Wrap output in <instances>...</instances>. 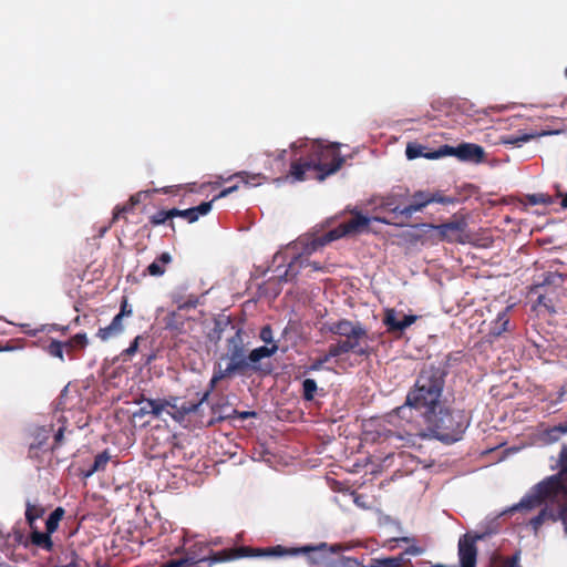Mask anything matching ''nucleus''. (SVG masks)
<instances>
[{"mask_svg":"<svg viewBox=\"0 0 567 567\" xmlns=\"http://www.w3.org/2000/svg\"><path fill=\"white\" fill-rule=\"evenodd\" d=\"M446 371L433 364L424 365L417 374L414 385L409 390L405 403L389 414V422L402 427L404 435H420L422 429L413 420V413L424 416L442 404Z\"/></svg>","mask_w":567,"mask_h":567,"instance_id":"f257e3e1","label":"nucleus"},{"mask_svg":"<svg viewBox=\"0 0 567 567\" xmlns=\"http://www.w3.org/2000/svg\"><path fill=\"white\" fill-rule=\"evenodd\" d=\"M292 150H300L301 156L290 165V175L296 181L308 178L307 173L313 172V177L323 181L326 177L337 173L344 164L340 154L339 143L324 144L322 141H297L291 144Z\"/></svg>","mask_w":567,"mask_h":567,"instance_id":"f03ea898","label":"nucleus"},{"mask_svg":"<svg viewBox=\"0 0 567 567\" xmlns=\"http://www.w3.org/2000/svg\"><path fill=\"white\" fill-rule=\"evenodd\" d=\"M324 328L328 332L339 336L342 339L336 343H331L323 355L315 359L312 363L307 367L306 373L320 371L332 358H338L349 352L365 359L377 352V349L369 343L375 340L374 334H369L365 327L359 321L340 319L334 322L326 323Z\"/></svg>","mask_w":567,"mask_h":567,"instance_id":"7ed1b4c3","label":"nucleus"},{"mask_svg":"<svg viewBox=\"0 0 567 567\" xmlns=\"http://www.w3.org/2000/svg\"><path fill=\"white\" fill-rule=\"evenodd\" d=\"M560 470L533 486L529 492L515 505L512 511H532L538 508L548 497H563L565 504L560 517H567V446L559 453ZM559 517V514H558Z\"/></svg>","mask_w":567,"mask_h":567,"instance_id":"20e7f679","label":"nucleus"},{"mask_svg":"<svg viewBox=\"0 0 567 567\" xmlns=\"http://www.w3.org/2000/svg\"><path fill=\"white\" fill-rule=\"evenodd\" d=\"M422 417L433 436L447 444L461 440L470 424L464 410H454L443 403Z\"/></svg>","mask_w":567,"mask_h":567,"instance_id":"39448f33","label":"nucleus"},{"mask_svg":"<svg viewBox=\"0 0 567 567\" xmlns=\"http://www.w3.org/2000/svg\"><path fill=\"white\" fill-rule=\"evenodd\" d=\"M221 324H224L225 327L230 326V328L235 330V332L231 337L227 339V351L225 355L221 357V359H228L229 362L225 369L219 368L218 370H215L213 378L210 380V390L214 389L217 382L226 378H230L235 374H244L245 371L250 368V364L247 361L246 347L243 338V329L236 328L230 323L229 319H226L225 321H216L214 330L220 333L223 331ZM217 339H220V334H218Z\"/></svg>","mask_w":567,"mask_h":567,"instance_id":"423d86ee","label":"nucleus"},{"mask_svg":"<svg viewBox=\"0 0 567 567\" xmlns=\"http://www.w3.org/2000/svg\"><path fill=\"white\" fill-rule=\"evenodd\" d=\"M251 557H257L255 547L239 546L214 551L209 544L197 542L185 549L181 560L185 567H212L215 563Z\"/></svg>","mask_w":567,"mask_h":567,"instance_id":"0eeeda50","label":"nucleus"},{"mask_svg":"<svg viewBox=\"0 0 567 567\" xmlns=\"http://www.w3.org/2000/svg\"><path fill=\"white\" fill-rule=\"evenodd\" d=\"M351 547L349 545L342 544H333L328 545L327 543H321L317 546H303V547H292L287 548L281 545H277L274 547L259 548L257 547V557H282V556H297L299 554H305L307 557V561L312 567H328V563H330V554H339L343 550H348Z\"/></svg>","mask_w":567,"mask_h":567,"instance_id":"6e6552de","label":"nucleus"},{"mask_svg":"<svg viewBox=\"0 0 567 567\" xmlns=\"http://www.w3.org/2000/svg\"><path fill=\"white\" fill-rule=\"evenodd\" d=\"M81 402L80 394L76 390H71L68 386L64 388L56 401L55 417L58 423H61V425L54 433L53 444L50 449L41 450L39 445L31 443L28 451V456L30 458L41 462V453H45L48 451L53 452L63 444L64 433L68 431V417L64 415V412L73 410L81 412L83 409Z\"/></svg>","mask_w":567,"mask_h":567,"instance_id":"1a4fd4ad","label":"nucleus"},{"mask_svg":"<svg viewBox=\"0 0 567 567\" xmlns=\"http://www.w3.org/2000/svg\"><path fill=\"white\" fill-rule=\"evenodd\" d=\"M210 391H206L200 399L197 401H186L179 398H174L168 405L173 410V417L176 421H184L188 419L189 422H194L199 426H209L214 423V420H204L202 416V406L204 402L208 399Z\"/></svg>","mask_w":567,"mask_h":567,"instance_id":"9d476101","label":"nucleus"},{"mask_svg":"<svg viewBox=\"0 0 567 567\" xmlns=\"http://www.w3.org/2000/svg\"><path fill=\"white\" fill-rule=\"evenodd\" d=\"M444 156H455L460 161L482 163L485 161V151L481 145L474 143H462L456 147L442 145L436 151L425 155V158L435 159Z\"/></svg>","mask_w":567,"mask_h":567,"instance_id":"9b49d317","label":"nucleus"},{"mask_svg":"<svg viewBox=\"0 0 567 567\" xmlns=\"http://www.w3.org/2000/svg\"><path fill=\"white\" fill-rule=\"evenodd\" d=\"M564 504L565 498L563 497L546 498V501L543 503V505H545L544 508H542L540 512L529 520V525L534 532L536 533L545 522L561 520L567 534V516L565 518L560 516L558 517V514L560 515V512L563 511Z\"/></svg>","mask_w":567,"mask_h":567,"instance_id":"f8f14e48","label":"nucleus"},{"mask_svg":"<svg viewBox=\"0 0 567 567\" xmlns=\"http://www.w3.org/2000/svg\"><path fill=\"white\" fill-rule=\"evenodd\" d=\"M410 198L411 203L404 208L405 218H410L414 213L421 212L432 203L450 205L456 202L454 197L445 196L441 192L431 193L429 190H417Z\"/></svg>","mask_w":567,"mask_h":567,"instance_id":"ddd939ff","label":"nucleus"},{"mask_svg":"<svg viewBox=\"0 0 567 567\" xmlns=\"http://www.w3.org/2000/svg\"><path fill=\"white\" fill-rule=\"evenodd\" d=\"M437 233V239L447 243L465 244L464 233L467 227L465 218L453 219L441 225H427Z\"/></svg>","mask_w":567,"mask_h":567,"instance_id":"4468645a","label":"nucleus"},{"mask_svg":"<svg viewBox=\"0 0 567 567\" xmlns=\"http://www.w3.org/2000/svg\"><path fill=\"white\" fill-rule=\"evenodd\" d=\"M410 193L408 188L396 187L391 193L382 197L380 207L392 215L403 216L405 218L404 208L409 205Z\"/></svg>","mask_w":567,"mask_h":567,"instance_id":"2eb2a0df","label":"nucleus"},{"mask_svg":"<svg viewBox=\"0 0 567 567\" xmlns=\"http://www.w3.org/2000/svg\"><path fill=\"white\" fill-rule=\"evenodd\" d=\"M398 316L399 313L394 309H386L384 311L382 321L383 324L386 327L388 332L401 333L417 320V316L414 315H402L401 319H399Z\"/></svg>","mask_w":567,"mask_h":567,"instance_id":"dca6fc26","label":"nucleus"},{"mask_svg":"<svg viewBox=\"0 0 567 567\" xmlns=\"http://www.w3.org/2000/svg\"><path fill=\"white\" fill-rule=\"evenodd\" d=\"M514 324L511 322L509 308H505L497 313L496 318L491 321L489 329L486 334L487 341L493 342L495 339L503 337L505 333L513 331Z\"/></svg>","mask_w":567,"mask_h":567,"instance_id":"f3484780","label":"nucleus"},{"mask_svg":"<svg viewBox=\"0 0 567 567\" xmlns=\"http://www.w3.org/2000/svg\"><path fill=\"white\" fill-rule=\"evenodd\" d=\"M370 219L361 214H355L350 220L340 224L334 231L338 234V239L352 233H357L362 228L368 227Z\"/></svg>","mask_w":567,"mask_h":567,"instance_id":"a211bd4d","label":"nucleus"},{"mask_svg":"<svg viewBox=\"0 0 567 567\" xmlns=\"http://www.w3.org/2000/svg\"><path fill=\"white\" fill-rule=\"evenodd\" d=\"M305 262L310 264L308 258H303L302 255L296 256L286 268L285 272L279 276V282H288L293 280L301 268H303Z\"/></svg>","mask_w":567,"mask_h":567,"instance_id":"6ab92c4d","label":"nucleus"},{"mask_svg":"<svg viewBox=\"0 0 567 567\" xmlns=\"http://www.w3.org/2000/svg\"><path fill=\"white\" fill-rule=\"evenodd\" d=\"M146 196L147 192H137L132 195L125 204L116 206L113 210V221L118 220L121 217H124L125 214L132 212L134 207L142 202V198Z\"/></svg>","mask_w":567,"mask_h":567,"instance_id":"aec40b11","label":"nucleus"},{"mask_svg":"<svg viewBox=\"0 0 567 567\" xmlns=\"http://www.w3.org/2000/svg\"><path fill=\"white\" fill-rule=\"evenodd\" d=\"M51 535L52 534H49V532L47 530L44 533L39 532L37 529V526H34V528H31L29 540L35 547H39L47 551H51L53 549V542Z\"/></svg>","mask_w":567,"mask_h":567,"instance_id":"412c9836","label":"nucleus"},{"mask_svg":"<svg viewBox=\"0 0 567 567\" xmlns=\"http://www.w3.org/2000/svg\"><path fill=\"white\" fill-rule=\"evenodd\" d=\"M337 239H338L337 231H334V229L329 230L328 233L311 239L306 245L305 250L307 254H312V252L317 251L318 249L322 248L323 246H326L327 244H329L333 240H337Z\"/></svg>","mask_w":567,"mask_h":567,"instance_id":"4be33fe9","label":"nucleus"},{"mask_svg":"<svg viewBox=\"0 0 567 567\" xmlns=\"http://www.w3.org/2000/svg\"><path fill=\"white\" fill-rule=\"evenodd\" d=\"M173 209H161L148 217L151 226L156 227L168 223V227L173 233L176 231L175 224L173 221Z\"/></svg>","mask_w":567,"mask_h":567,"instance_id":"5701e85b","label":"nucleus"},{"mask_svg":"<svg viewBox=\"0 0 567 567\" xmlns=\"http://www.w3.org/2000/svg\"><path fill=\"white\" fill-rule=\"evenodd\" d=\"M172 262L169 252H162L152 264L147 267V272L153 277L163 276L166 271L165 266Z\"/></svg>","mask_w":567,"mask_h":567,"instance_id":"b1692460","label":"nucleus"},{"mask_svg":"<svg viewBox=\"0 0 567 567\" xmlns=\"http://www.w3.org/2000/svg\"><path fill=\"white\" fill-rule=\"evenodd\" d=\"M278 350V346L274 343L271 347L262 346L250 351L247 355L248 363H257L265 358L272 357Z\"/></svg>","mask_w":567,"mask_h":567,"instance_id":"393cba45","label":"nucleus"},{"mask_svg":"<svg viewBox=\"0 0 567 567\" xmlns=\"http://www.w3.org/2000/svg\"><path fill=\"white\" fill-rule=\"evenodd\" d=\"M164 409V404L157 400H146L144 404L138 409V411L134 412V417L144 416L146 414H152L153 416H158Z\"/></svg>","mask_w":567,"mask_h":567,"instance_id":"a878e982","label":"nucleus"},{"mask_svg":"<svg viewBox=\"0 0 567 567\" xmlns=\"http://www.w3.org/2000/svg\"><path fill=\"white\" fill-rule=\"evenodd\" d=\"M86 336L84 333H78L62 343L64 346V352L71 358L73 352L83 349L86 346Z\"/></svg>","mask_w":567,"mask_h":567,"instance_id":"bb28decb","label":"nucleus"},{"mask_svg":"<svg viewBox=\"0 0 567 567\" xmlns=\"http://www.w3.org/2000/svg\"><path fill=\"white\" fill-rule=\"evenodd\" d=\"M45 509L41 505L31 504L27 502L25 505V520L30 528H34L37 519L41 518Z\"/></svg>","mask_w":567,"mask_h":567,"instance_id":"cd10ccee","label":"nucleus"},{"mask_svg":"<svg viewBox=\"0 0 567 567\" xmlns=\"http://www.w3.org/2000/svg\"><path fill=\"white\" fill-rule=\"evenodd\" d=\"M535 136H536L535 134H528V133H520V132H518V133H515V134H509V135L503 136L501 142L504 145H512V146H515V147H520L524 143L529 142Z\"/></svg>","mask_w":567,"mask_h":567,"instance_id":"c85d7f7f","label":"nucleus"},{"mask_svg":"<svg viewBox=\"0 0 567 567\" xmlns=\"http://www.w3.org/2000/svg\"><path fill=\"white\" fill-rule=\"evenodd\" d=\"M400 542H403V543H406L409 544V546L404 549L403 554L399 555L398 557H401L402 560H401V564L404 566L403 564V555H410V556H419V555H422L424 551H425V548L417 545L416 544V540L414 538H409V537H402L400 539ZM406 567V565H405ZM408 567H414V566H408Z\"/></svg>","mask_w":567,"mask_h":567,"instance_id":"c756f323","label":"nucleus"},{"mask_svg":"<svg viewBox=\"0 0 567 567\" xmlns=\"http://www.w3.org/2000/svg\"><path fill=\"white\" fill-rule=\"evenodd\" d=\"M64 514H65V511L62 507H56L49 515V517L45 522V530L49 532V534H53L58 529L59 524L62 520Z\"/></svg>","mask_w":567,"mask_h":567,"instance_id":"7c9ffc66","label":"nucleus"},{"mask_svg":"<svg viewBox=\"0 0 567 567\" xmlns=\"http://www.w3.org/2000/svg\"><path fill=\"white\" fill-rule=\"evenodd\" d=\"M567 433V423L555 425L553 427L546 429L543 433L544 441L548 443H553L559 440L563 434Z\"/></svg>","mask_w":567,"mask_h":567,"instance_id":"2f4dec72","label":"nucleus"},{"mask_svg":"<svg viewBox=\"0 0 567 567\" xmlns=\"http://www.w3.org/2000/svg\"><path fill=\"white\" fill-rule=\"evenodd\" d=\"M231 178H239L245 185H259L261 183L260 181L265 179V176L262 174H250L241 171L227 178V181Z\"/></svg>","mask_w":567,"mask_h":567,"instance_id":"473e14b6","label":"nucleus"},{"mask_svg":"<svg viewBox=\"0 0 567 567\" xmlns=\"http://www.w3.org/2000/svg\"><path fill=\"white\" fill-rule=\"evenodd\" d=\"M105 466H106V450L102 451L101 453H99L96 455L93 464L91 465V467L89 470L83 471V477L89 478L95 472H97L100 470H104Z\"/></svg>","mask_w":567,"mask_h":567,"instance_id":"72a5a7b5","label":"nucleus"},{"mask_svg":"<svg viewBox=\"0 0 567 567\" xmlns=\"http://www.w3.org/2000/svg\"><path fill=\"white\" fill-rule=\"evenodd\" d=\"M318 390L319 389H318L316 380L308 378L302 381L301 395L305 401H312L315 399Z\"/></svg>","mask_w":567,"mask_h":567,"instance_id":"f704fd0d","label":"nucleus"},{"mask_svg":"<svg viewBox=\"0 0 567 567\" xmlns=\"http://www.w3.org/2000/svg\"><path fill=\"white\" fill-rule=\"evenodd\" d=\"M537 296L536 306L544 308L549 313H555V306H554V299L547 296L546 292H543L542 290H538V293H535Z\"/></svg>","mask_w":567,"mask_h":567,"instance_id":"c9c22d12","label":"nucleus"},{"mask_svg":"<svg viewBox=\"0 0 567 567\" xmlns=\"http://www.w3.org/2000/svg\"><path fill=\"white\" fill-rule=\"evenodd\" d=\"M52 429H45V427H40L35 431V434H34V440L32 443H34L35 445H39V447L41 450H44V449H50L48 446V440L50 437V432H51Z\"/></svg>","mask_w":567,"mask_h":567,"instance_id":"e433bc0d","label":"nucleus"},{"mask_svg":"<svg viewBox=\"0 0 567 567\" xmlns=\"http://www.w3.org/2000/svg\"><path fill=\"white\" fill-rule=\"evenodd\" d=\"M557 279H560L559 275L554 272L546 274L540 282L535 284L530 288V293H538V290H543L545 287L554 285Z\"/></svg>","mask_w":567,"mask_h":567,"instance_id":"4c0bfd02","label":"nucleus"},{"mask_svg":"<svg viewBox=\"0 0 567 567\" xmlns=\"http://www.w3.org/2000/svg\"><path fill=\"white\" fill-rule=\"evenodd\" d=\"M525 199H526V203L529 205H550V204H553V198L549 195L543 194V193L528 194V195H526Z\"/></svg>","mask_w":567,"mask_h":567,"instance_id":"58836bf2","label":"nucleus"},{"mask_svg":"<svg viewBox=\"0 0 567 567\" xmlns=\"http://www.w3.org/2000/svg\"><path fill=\"white\" fill-rule=\"evenodd\" d=\"M47 352L55 358H59L61 361L64 360V346L61 341L51 340L50 343L45 347Z\"/></svg>","mask_w":567,"mask_h":567,"instance_id":"ea45409f","label":"nucleus"},{"mask_svg":"<svg viewBox=\"0 0 567 567\" xmlns=\"http://www.w3.org/2000/svg\"><path fill=\"white\" fill-rule=\"evenodd\" d=\"M424 147L417 143H409L405 148V155L409 159L425 157L427 153H423Z\"/></svg>","mask_w":567,"mask_h":567,"instance_id":"a19ab883","label":"nucleus"},{"mask_svg":"<svg viewBox=\"0 0 567 567\" xmlns=\"http://www.w3.org/2000/svg\"><path fill=\"white\" fill-rule=\"evenodd\" d=\"M173 209V219L175 217H182L186 219L189 224L197 221L196 214L193 207L187 209H178V208H172Z\"/></svg>","mask_w":567,"mask_h":567,"instance_id":"79ce46f5","label":"nucleus"},{"mask_svg":"<svg viewBox=\"0 0 567 567\" xmlns=\"http://www.w3.org/2000/svg\"><path fill=\"white\" fill-rule=\"evenodd\" d=\"M257 416V413L255 411H243V412H239L235 409H231V414H220L217 419L219 421L221 420H227V419H233V417H239L241 420H246V419H249V417H256Z\"/></svg>","mask_w":567,"mask_h":567,"instance_id":"37998d69","label":"nucleus"},{"mask_svg":"<svg viewBox=\"0 0 567 567\" xmlns=\"http://www.w3.org/2000/svg\"><path fill=\"white\" fill-rule=\"evenodd\" d=\"M259 338L261 341H264L265 343L267 344H274L275 341H274V333H272V329L269 324L267 326H264L260 330V333H259Z\"/></svg>","mask_w":567,"mask_h":567,"instance_id":"c03bdc74","label":"nucleus"},{"mask_svg":"<svg viewBox=\"0 0 567 567\" xmlns=\"http://www.w3.org/2000/svg\"><path fill=\"white\" fill-rule=\"evenodd\" d=\"M215 200L216 199L213 198L210 202H203L198 206L193 207L195 210V214H196V218L198 219L199 216H204V215L208 214L210 212L213 203Z\"/></svg>","mask_w":567,"mask_h":567,"instance_id":"a18cd8bd","label":"nucleus"},{"mask_svg":"<svg viewBox=\"0 0 567 567\" xmlns=\"http://www.w3.org/2000/svg\"><path fill=\"white\" fill-rule=\"evenodd\" d=\"M123 315L121 313H117L112 322L109 324V333H113V332H121L122 329H123V326H122V319H123Z\"/></svg>","mask_w":567,"mask_h":567,"instance_id":"49530a36","label":"nucleus"},{"mask_svg":"<svg viewBox=\"0 0 567 567\" xmlns=\"http://www.w3.org/2000/svg\"><path fill=\"white\" fill-rule=\"evenodd\" d=\"M501 567H522L519 565V555L515 554L511 557H507L506 559H504Z\"/></svg>","mask_w":567,"mask_h":567,"instance_id":"de8ad7c7","label":"nucleus"},{"mask_svg":"<svg viewBox=\"0 0 567 567\" xmlns=\"http://www.w3.org/2000/svg\"><path fill=\"white\" fill-rule=\"evenodd\" d=\"M238 189V185H234V186H230V187H227V188H224L223 190H220L215 197L214 199H220V198H224L228 195H230L231 193L236 192Z\"/></svg>","mask_w":567,"mask_h":567,"instance_id":"09e8293b","label":"nucleus"},{"mask_svg":"<svg viewBox=\"0 0 567 567\" xmlns=\"http://www.w3.org/2000/svg\"><path fill=\"white\" fill-rule=\"evenodd\" d=\"M55 567H79L78 565V557L75 555V553H71V560L66 564H63V563H59Z\"/></svg>","mask_w":567,"mask_h":567,"instance_id":"8fccbe9b","label":"nucleus"},{"mask_svg":"<svg viewBox=\"0 0 567 567\" xmlns=\"http://www.w3.org/2000/svg\"><path fill=\"white\" fill-rule=\"evenodd\" d=\"M120 313L123 316H130L132 313V309L128 307L126 297H123L122 299Z\"/></svg>","mask_w":567,"mask_h":567,"instance_id":"3c124183","label":"nucleus"},{"mask_svg":"<svg viewBox=\"0 0 567 567\" xmlns=\"http://www.w3.org/2000/svg\"><path fill=\"white\" fill-rule=\"evenodd\" d=\"M161 567H185V565L183 564L181 558H178V559H171V560L166 561L164 565H162Z\"/></svg>","mask_w":567,"mask_h":567,"instance_id":"603ef678","label":"nucleus"},{"mask_svg":"<svg viewBox=\"0 0 567 567\" xmlns=\"http://www.w3.org/2000/svg\"><path fill=\"white\" fill-rule=\"evenodd\" d=\"M567 400V385H563L558 392L557 401L563 402Z\"/></svg>","mask_w":567,"mask_h":567,"instance_id":"864d4df0","label":"nucleus"},{"mask_svg":"<svg viewBox=\"0 0 567 567\" xmlns=\"http://www.w3.org/2000/svg\"><path fill=\"white\" fill-rule=\"evenodd\" d=\"M13 535H14V542H17L18 544H24L27 546V542L25 543L23 542L24 535L21 530H19V529L14 530Z\"/></svg>","mask_w":567,"mask_h":567,"instance_id":"5fc2aeb1","label":"nucleus"},{"mask_svg":"<svg viewBox=\"0 0 567 567\" xmlns=\"http://www.w3.org/2000/svg\"><path fill=\"white\" fill-rule=\"evenodd\" d=\"M140 337H136L134 341L131 343V346L126 349V352L128 354H133L137 350V343H138Z\"/></svg>","mask_w":567,"mask_h":567,"instance_id":"6e6d98bb","label":"nucleus"},{"mask_svg":"<svg viewBox=\"0 0 567 567\" xmlns=\"http://www.w3.org/2000/svg\"><path fill=\"white\" fill-rule=\"evenodd\" d=\"M385 435V439H391L393 436L398 437V439H403V434L401 432H394L392 430H388L386 433L384 434Z\"/></svg>","mask_w":567,"mask_h":567,"instance_id":"4d7b16f0","label":"nucleus"},{"mask_svg":"<svg viewBox=\"0 0 567 567\" xmlns=\"http://www.w3.org/2000/svg\"><path fill=\"white\" fill-rule=\"evenodd\" d=\"M130 487H128V481L127 482H123L121 485H116L115 486V492H121V491H128Z\"/></svg>","mask_w":567,"mask_h":567,"instance_id":"13d9d810","label":"nucleus"},{"mask_svg":"<svg viewBox=\"0 0 567 567\" xmlns=\"http://www.w3.org/2000/svg\"><path fill=\"white\" fill-rule=\"evenodd\" d=\"M305 267H311L313 270H321L322 269V267L318 262H316V261H310V264L305 262L303 268Z\"/></svg>","mask_w":567,"mask_h":567,"instance_id":"bf43d9fd","label":"nucleus"},{"mask_svg":"<svg viewBox=\"0 0 567 567\" xmlns=\"http://www.w3.org/2000/svg\"><path fill=\"white\" fill-rule=\"evenodd\" d=\"M116 548H118V551H114V555H117L122 550V545L117 544V540L114 538L112 539V549L115 550Z\"/></svg>","mask_w":567,"mask_h":567,"instance_id":"052dcab7","label":"nucleus"},{"mask_svg":"<svg viewBox=\"0 0 567 567\" xmlns=\"http://www.w3.org/2000/svg\"><path fill=\"white\" fill-rule=\"evenodd\" d=\"M558 195L561 197V203H560L561 207L567 208V193L566 194L559 193Z\"/></svg>","mask_w":567,"mask_h":567,"instance_id":"680f3d73","label":"nucleus"},{"mask_svg":"<svg viewBox=\"0 0 567 567\" xmlns=\"http://www.w3.org/2000/svg\"><path fill=\"white\" fill-rule=\"evenodd\" d=\"M99 336L102 337V339H105L106 338V328H100Z\"/></svg>","mask_w":567,"mask_h":567,"instance_id":"e2e57ef3","label":"nucleus"},{"mask_svg":"<svg viewBox=\"0 0 567 567\" xmlns=\"http://www.w3.org/2000/svg\"><path fill=\"white\" fill-rule=\"evenodd\" d=\"M375 220H378L380 223H384V224H392V221L388 220L386 218L375 217Z\"/></svg>","mask_w":567,"mask_h":567,"instance_id":"0e129e2a","label":"nucleus"},{"mask_svg":"<svg viewBox=\"0 0 567 567\" xmlns=\"http://www.w3.org/2000/svg\"><path fill=\"white\" fill-rule=\"evenodd\" d=\"M220 414H231V409L220 410L218 416Z\"/></svg>","mask_w":567,"mask_h":567,"instance_id":"69168bd1","label":"nucleus"},{"mask_svg":"<svg viewBox=\"0 0 567 567\" xmlns=\"http://www.w3.org/2000/svg\"><path fill=\"white\" fill-rule=\"evenodd\" d=\"M105 231H106V227H102V228L100 229V236H103V234H104Z\"/></svg>","mask_w":567,"mask_h":567,"instance_id":"338daca9","label":"nucleus"},{"mask_svg":"<svg viewBox=\"0 0 567 567\" xmlns=\"http://www.w3.org/2000/svg\"><path fill=\"white\" fill-rule=\"evenodd\" d=\"M565 76L567 78V68L565 69Z\"/></svg>","mask_w":567,"mask_h":567,"instance_id":"774afa93","label":"nucleus"}]
</instances>
